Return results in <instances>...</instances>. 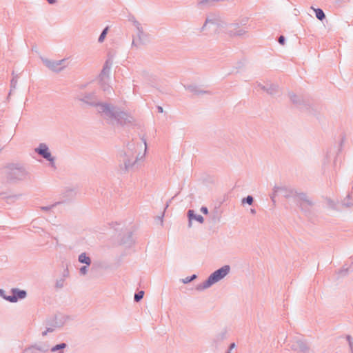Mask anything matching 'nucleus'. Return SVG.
<instances>
[{
  "label": "nucleus",
  "mask_w": 353,
  "mask_h": 353,
  "mask_svg": "<svg viewBox=\"0 0 353 353\" xmlns=\"http://www.w3.org/2000/svg\"><path fill=\"white\" fill-rule=\"evenodd\" d=\"M158 109H159L160 112H163V108L161 107H159Z\"/></svg>",
  "instance_id": "a211bd4d"
},
{
  "label": "nucleus",
  "mask_w": 353,
  "mask_h": 353,
  "mask_svg": "<svg viewBox=\"0 0 353 353\" xmlns=\"http://www.w3.org/2000/svg\"><path fill=\"white\" fill-rule=\"evenodd\" d=\"M108 30V27H106L103 30L102 33L101 34V35H100V37L99 38V42H102L104 40V39H105V36L107 34Z\"/></svg>",
  "instance_id": "0eeeda50"
},
{
  "label": "nucleus",
  "mask_w": 353,
  "mask_h": 353,
  "mask_svg": "<svg viewBox=\"0 0 353 353\" xmlns=\"http://www.w3.org/2000/svg\"><path fill=\"white\" fill-rule=\"evenodd\" d=\"M316 12V17L319 20H323L325 18V14L321 9H314Z\"/></svg>",
  "instance_id": "423d86ee"
},
{
  "label": "nucleus",
  "mask_w": 353,
  "mask_h": 353,
  "mask_svg": "<svg viewBox=\"0 0 353 353\" xmlns=\"http://www.w3.org/2000/svg\"><path fill=\"white\" fill-rule=\"evenodd\" d=\"M50 3H53L54 0H47Z\"/></svg>",
  "instance_id": "f3484780"
},
{
  "label": "nucleus",
  "mask_w": 353,
  "mask_h": 353,
  "mask_svg": "<svg viewBox=\"0 0 353 353\" xmlns=\"http://www.w3.org/2000/svg\"><path fill=\"white\" fill-rule=\"evenodd\" d=\"M234 347H235V344L234 343H232L230 345V349H233Z\"/></svg>",
  "instance_id": "dca6fc26"
},
{
  "label": "nucleus",
  "mask_w": 353,
  "mask_h": 353,
  "mask_svg": "<svg viewBox=\"0 0 353 353\" xmlns=\"http://www.w3.org/2000/svg\"><path fill=\"white\" fill-rule=\"evenodd\" d=\"M13 295L5 296V299L10 302H16L19 299H23L26 296V292L23 290H12Z\"/></svg>",
  "instance_id": "f03ea898"
},
{
  "label": "nucleus",
  "mask_w": 353,
  "mask_h": 353,
  "mask_svg": "<svg viewBox=\"0 0 353 353\" xmlns=\"http://www.w3.org/2000/svg\"><path fill=\"white\" fill-rule=\"evenodd\" d=\"M228 353H230V352H228Z\"/></svg>",
  "instance_id": "6ab92c4d"
},
{
  "label": "nucleus",
  "mask_w": 353,
  "mask_h": 353,
  "mask_svg": "<svg viewBox=\"0 0 353 353\" xmlns=\"http://www.w3.org/2000/svg\"><path fill=\"white\" fill-rule=\"evenodd\" d=\"M79 260L81 263H85L87 265H90V259L85 254H81L79 256Z\"/></svg>",
  "instance_id": "39448f33"
},
{
  "label": "nucleus",
  "mask_w": 353,
  "mask_h": 353,
  "mask_svg": "<svg viewBox=\"0 0 353 353\" xmlns=\"http://www.w3.org/2000/svg\"><path fill=\"white\" fill-rule=\"evenodd\" d=\"M230 271V267L228 265H225L219 270L213 272L206 282L204 283V288H208L213 283L219 281L221 279H223L225 276H226Z\"/></svg>",
  "instance_id": "f257e3e1"
},
{
  "label": "nucleus",
  "mask_w": 353,
  "mask_h": 353,
  "mask_svg": "<svg viewBox=\"0 0 353 353\" xmlns=\"http://www.w3.org/2000/svg\"><path fill=\"white\" fill-rule=\"evenodd\" d=\"M40 154L48 161H52L51 154L46 145H40L39 148L36 150Z\"/></svg>",
  "instance_id": "7ed1b4c3"
},
{
  "label": "nucleus",
  "mask_w": 353,
  "mask_h": 353,
  "mask_svg": "<svg viewBox=\"0 0 353 353\" xmlns=\"http://www.w3.org/2000/svg\"><path fill=\"white\" fill-rule=\"evenodd\" d=\"M46 65L50 68H51L52 70H57V67L56 65H58L57 63H54V62H50V61H48L46 63Z\"/></svg>",
  "instance_id": "9d476101"
},
{
  "label": "nucleus",
  "mask_w": 353,
  "mask_h": 353,
  "mask_svg": "<svg viewBox=\"0 0 353 353\" xmlns=\"http://www.w3.org/2000/svg\"><path fill=\"white\" fill-rule=\"evenodd\" d=\"M245 201L249 205H251L253 202V198L251 196H248Z\"/></svg>",
  "instance_id": "9b49d317"
},
{
  "label": "nucleus",
  "mask_w": 353,
  "mask_h": 353,
  "mask_svg": "<svg viewBox=\"0 0 353 353\" xmlns=\"http://www.w3.org/2000/svg\"><path fill=\"white\" fill-rule=\"evenodd\" d=\"M201 211L203 214H208V209H207V208H205V207H202V208H201Z\"/></svg>",
  "instance_id": "ddd939ff"
},
{
  "label": "nucleus",
  "mask_w": 353,
  "mask_h": 353,
  "mask_svg": "<svg viewBox=\"0 0 353 353\" xmlns=\"http://www.w3.org/2000/svg\"><path fill=\"white\" fill-rule=\"evenodd\" d=\"M188 215L190 221L194 219L200 223L203 222V218L201 215H194L192 210H189Z\"/></svg>",
  "instance_id": "20e7f679"
},
{
  "label": "nucleus",
  "mask_w": 353,
  "mask_h": 353,
  "mask_svg": "<svg viewBox=\"0 0 353 353\" xmlns=\"http://www.w3.org/2000/svg\"><path fill=\"white\" fill-rule=\"evenodd\" d=\"M284 41H285V38L283 36H281L279 38V43H281V45L284 44Z\"/></svg>",
  "instance_id": "f8f14e48"
},
{
  "label": "nucleus",
  "mask_w": 353,
  "mask_h": 353,
  "mask_svg": "<svg viewBox=\"0 0 353 353\" xmlns=\"http://www.w3.org/2000/svg\"><path fill=\"white\" fill-rule=\"evenodd\" d=\"M195 275H193L190 279L189 278H186L185 280H184V283H188V282H190L192 280H193L194 278H195Z\"/></svg>",
  "instance_id": "4468645a"
},
{
  "label": "nucleus",
  "mask_w": 353,
  "mask_h": 353,
  "mask_svg": "<svg viewBox=\"0 0 353 353\" xmlns=\"http://www.w3.org/2000/svg\"><path fill=\"white\" fill-rule=\"evenodd\" d=\"M65 346H66V345H65V343L59 344V345H57L54 346V347L51 349V350H52V352H55V351H57V350H58L65 348Z\"/></svg>",
  "instance_id": "6e6552de"
},
{
  "label": "nucleus",
  "mask_w": 353,
  "mask_h": 353,
  "mask_svg": "<svg viewBox=\"0 0 353 353\" xmlns=\"http://www.w3.org/2000/svg\"><path fill=\"white\" fill-rule=\"evenodd\" d=\"M144 292L143 291H140L137 294L134 295V300L136 301H139L143 296Z\"/></svg>",
  "instance_id": "1a4fd4ad"
},
{
  "label": "nucleus",
  "mask_w": 353,
  "mask_h": 353,
  "mask_svg": "<svg viewBox=\"0 0 353 353\" xmlns=\"http://www.w3.org/2000/svg\"><path fill=\"white\" fill-rule=\"evenodd\" d=\"M81 271L83 274H85V271H86V268H85V267L82 268L81 269Z\"/></svg>",
  "instance_id": "2eb2a0df"
}]
</instances>
